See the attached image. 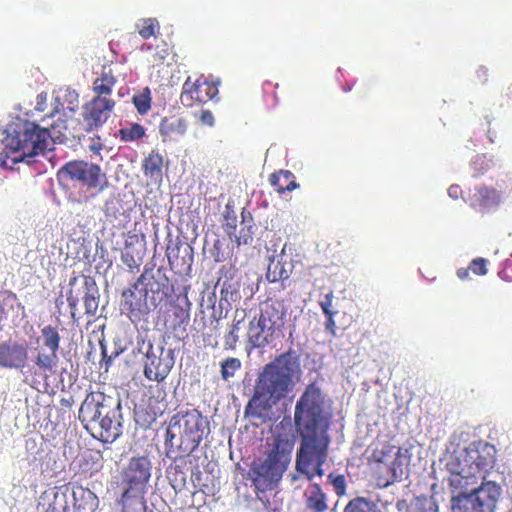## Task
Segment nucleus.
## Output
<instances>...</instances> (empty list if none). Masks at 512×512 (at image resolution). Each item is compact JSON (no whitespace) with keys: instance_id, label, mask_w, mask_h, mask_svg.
Returning <instances> with one entry per match:
<instances>
[{"instance_id":"obj_1","label":"nucleus","mask_w":512,"mask_h":512,"mask_svg":"<svg viewBox=\"0 0 512 512\" xmlns=\"http://www.w3.org/2000/svg\"><path fill=\"white\" fill-rule=\"evenodd\" d=\"M294 424L302 438L296 455L297 471L310 481L315 475L322 477L331 440L324 417V397L315 383L309 384L296 402Z\"/></svg>"},{"instance_id":"obj_2","label":"nucleus","mask_w":512,"mask_h":512,"mask_svg":"<svg viewBox=\"0 0 512 512\" xmlns=\"http://www.w3.org/2000/svg\"><path fill=\"white\" fill-rule=\"evenodd\" d=\"M299 370V357L291 349L267 363L256 379L245 414L256 419L267 417L272 408L292 391Z\"/></svg>"},{"instance_id":"obj_3","label":"nucleus","mask_w":512,"mask_h":512,"mask_svg":"<svg viewBox=\"0 0 512 512\" xmlns=\"http://www.w3.org/2000/svg\"><path fill=\"white\" fill-rule=\"evenodd\" d=\"M496 457L495 446L484 440L455 449L446 462L448 487L469 489L477 485L480 479L487 481L486 476L494 468Z\"/></svg>"},{"instance_id":"obj_4","label":"nucleus","mask_w":512,"mask_h":512,"mask_svg":"<svg viewBox=\"0 0 512 512\" xmlns=\"http://www.w3.org/2000/svg\"><path fill=\"white\" fill-rule=\"evenodd\" d=\"M51 139L50 130L35 122L16 119L5 129L1 141L0 167L13 169V166L26 158L44 153Z\"/></svg>"},{"instance_id":"obj_5","label":"nucleus","mask_w":512,"mask_h":512,"mask_svg":"<svg viewBox=\"0 0 512 512\" xmlns=\"http://www.w3.org/2000/svg\"><path fill=\"white\" fill-rule=\"evenodd\" d=\"M120 401L103 392H90L79 409L82 423L98 426V438L104 443H111L122 433L120 423Z\"/></svg>"},{"instance_id":"obj_6","label":"nucleus","mask_w":512,"mask_h":512,"mask_svg":"<svg viewBox=\"0 0 512 512\" xmlns=\"http://www.w3.org/2000/svg\"><path fill=\"white\" fill-rule=\"evenodd\" d=\"M292 450L293 442L278 435L265 460L253 462L248 476L258 491L266 492L277 485L291 460Z\"/></svg>"},{"instance_id":"obj_7","label":"nucleus","mask_w":512,"mask_h":512,"mask_svg":"<svg viewBox=\"0 0 512 512\" xmlns=\"http://www.w3.org/2000/svg\"><path fill=\"white\" fill-rule=\"evenodd\" d=\"M208 422L197 409L179 411L170 419L165 441L170 448L176 447L180 453L189 455L201 443Z\"/></svg>"},{"instance_id":"obj_8","label":"nucleus","mask_w":512,"mask_h":512,"mask_svg":"<svg viewBox=\"0 0 512 512\" xmlns=\"http://www.w3.org/2000/svg\"><path fill=\"white\" fill-rule=\"evenodd\" d=\"M448 488L452 494V512H494L502 492L495 481H482L469 489Z\"/></svg>"},{"instance_id":"obj_9","label":"nucleus","mask_w":512,"mask_h":512,"mask_svg":"<svg viewBox=\"0 0 512 512\" xmlns=\"http://www.w3.org/2000/svg\"><path fill=\"white\" fill-rule=\"evenodd\" d=\"M410 454L408 449L392 445L388 442L379 444L372 452L369 459L375 472L379 474V480L384 486L393 483L404 474V467L409 464Z\"/></svg>"},{"instance_id":"obj_10","label":"nucleus","mask_w":512,"mask_h":512,"mask_svg":"<svg viewBox=\"0 0 512 512\" xmlns=\"http://www.w3.org/2000/svg\"><path fill=\"white\" fill-rule=\"evenodd\" d=\"M59 180L73 182L87 191L101 192L107 186V180L101 167L84 160H73L63 165L57 172Z\"/></svg>"},{"instance_id":"obj_11","label":"nucleus","mask_w":512,"mask_h":512,"mask_svg":"<svg viewBox=\"0 0 512 512\" xmlns=\"http://www.w3.org/2000/svg\"><path fill=\"white\" fill-rule=\"evenodd\" d=\"M152 464L147 456L132 457L121 471L122 484L125 489L119 499L123 507L126 502L142 495L151 477Z\"/></svg>"},{"instance_id":"obj_12","label":"nucleus","mask_w":512,"mask_h":512,"mask_svg":"<svg viewBox=\"0 0 512 512\" xmlns=\"http://www.w3.org/2000/svg\"><path fill=\"white\" fill-rule=\"evenodd\" d=\"M148 279V269L137 278L131 288L122 292V307L129 319L137 324L145 320L151 309L147 301V289L140 288V284Z\"/></svg>"},{"instance_id":"obj_13","label":"nucleus","mask_w":512,"mask_h":512,"mask_svg":"<svg viewBox=\"0 0 512 512\" xmlns=\"http://www.w3.org/2000/svg\"><path fill=\"white\" fill-rule=\"evenodd\" d=\"M80 280L82 281V287L84 289L83 301L85 313L89 316H95L99 307L100 294L95 279L89 275L73 276L69 280L67 302L71 314L74 316V311L77 309L79 303L80 290H76L75 286Z\"/></svg>"},{"instance_id":"obj_14","label":"nucleus","mask_w":512,"mask_h":512,"mask_svg":"<svg viewBox=\"0 0 512 512\" xmlns=\"http://www.w3.org/2000/svg\"><path fill=\"white\" fill-rule=\"evenodd\" d=\"M219 81H213L201 75L194 81L190 77L184 82L180 101L183 106L192 108L214 100L218 95Z\"/></svg>"},{"instance_id":"obj_15","label":"nucleus","mask_w":512,"mask_h":512,"mask_svg":"<svg viewBox=\"0 0 512 512\" xmlns=\"http://www.w3.org/2000/svg\"><path fill=\"white\" fill-rule=\"evenodd\" d=\"M174 363L172 349L149 344L144 360V375L148 380L161 382L168 376Z\"/></svg>"},{"instance_id":"obj_16","label":"nucleus","mask_w":512,"mask_h":512,"mask_svg":"<svg viewBox=\"0 0 512 512\" xmlns=\"http://www.w3.org/2000/svg\"><path fill=\"white\" fill-rule=\"evenodd\" d=\"M116 102L113 99L92 98L83 106L82 117L85 131L93 132L101 128L111 117Z\"/></svg>"},{"instance_id":"obj_17","label":"nucleus","mask_w":512,"mask_h":512,"mask_svg":"<svg viewBox=\"0 0 512 512\" xmlns=\"http://www.w3.org/2000/svg\"><path fill=\"white\" fill-rule=\"evenodd\" d=\"M281 335L265 321L255 316L248 326L247 339L253 348H264Z\"/></svg>"},{"instance_id":"obj_18","label":"nucleus","mask_w":512,"mask_h":512,"mask_svg":"<svg viewBox=\"0 0 512 512\" xmlns=\"http://www.w3.org/2000/svg\"><path fill=\"white\" fill-rule=\"evenodd\" d=\"M28 359L25 346L17 342H4L0 345V366L4 368L21 369Z\"/></svg>"},{"instance_id":"obj_19","label":"nucleus","mask_w":512,"mask_h":512,"mask_svg":"<svg viewBox=\"0 0 512 512\" xmlns=\"http://www.w3.org/2000/svg\"><path fill=\"white\" fill-rule=\"evenodd\" d=\"M286 310L282 301L266 300L258 317L282 334L285 325Z\"/></svg>"},{"instance_id":"obj_20","label":"nucleus","mask_w":512,"mask_h":512,"mask_svg":"<svg viewBox=\"0 0 512 512\" xmlns=\"http://www.w3.org/2000/svg\"><path fill=\"white\" fill-rule=\"evenodd\" d=\"M222 228L229 238H234V241L237 244V246H240L242 244H248L252 240L253 232L251 230L252 225L250 224L246 226L247 232H245V227H243L241 229V234L239 236L236 235L237 215L233 207H231L229 204H227L225 207Z\"/></svg>"},{"instance_id":"obj_21","label":"nucleus","mask_w":512,"mask_h":512,"mask_svg":"<svg viewBox=\"0 0 512 512\" xmlns=\"http://www.w3.org/2000/svg\"><path fill=\"white\" fill-rule=\"evenodd\" d=\"M187 129V120L178 114L164 117L159 125V133L164 142L178 140L186 134Z\"/></svg>"},{"instance_id":"obj_22","label":"nucleus","mask_w":512,"mask_h":512,"mask_svg":"<svg viewBox=\"0 0 512 512\" xmlns=\"http://www.w3.org/2000/svg\"><path fill=\"white\" fill-rule=\"evenodd\" d=\"M191 302L189 301L187 292L176 295L169 302L168 312L171 313L170 327L176 329L182 325L188 324L190 320Z\"/></svg>"},{"instance_id":"obj_23","label":"nucleus","mask_w":512,"mask_h":512,"mask_svg":"<svg viewBox=\"0 0 512 512\" xmlns=\"http://www.w3.org/2000/svg\"><path fill=\"white\" fill-rule=\"evenodd\" d=\"M116 83L117 77L112 69L104 66L92 82L93 98L112 99L110 96Z\"/></svg>"},{"instance_id":"obj_24","label":"nucleus","mask_w":512,"mask_h":512,"mask_svg":"<svg viewBox=\"0 0 512 512\" xmlns=\"http://www.w3.org/2000/svg\"><path fill=\"white\" fill-rule=\"evenodd\" d=\"M140 286H144L143 289H147V293L167 297L170 291V280L163 267H159L155 273H152V269H148V279Z\"/></svg>"},{"instance_id":"obj_25","label":"nucleus","mask_w":512,"mask_h":512,"mask_svg":"<svg viewBox=\"0 0 512 512\" xmlns=\"http://www.w3.org/2000/svg\"><path fill=\"white\" fill-rule=\"evenodd\" d=\"M34 363L41 373H53L58 366V352L50 350L47 347L39 345V349L34 357Z\"/></svg>"},{"instance_id":"obj_26","label":"nucleus","mask_w":512,"mask_h":512,"mask_svg":"<svg viewBox=\"0 0 512 512\" xmlns=\"http://www.w3.org/2000/svg\"><path fill=\"white\" fill-rule=\"evenodd\" d=\"M305 504L311 512H325L328 509L326 495L319 484L310 485L304 493Z\"/></svg>"},{"instance_id":"obj_27","label":"nucleus","mask_w":512,"mask_h":512,"mask_svg":"<svg viewBox=\"0 0 512 512\" xmlns=\"http://www.w3.org/2000/svg\"><path fill=\"white\" fill-rule=\"evenodd\" d=\"M246 312L245 310L237 309L234 313V317L230 326L229 331L224 335V348L225 350L233 351L237 347L239 342V333L245 322Z\"/></svg>"},{"instance_id":"obj_28","label":"nucleus","mask_w":512,"mask_h":512,"mask_svg":"<svg viewBox=\"0 0 512 512\" xmlns=\"http://www.w3.org/2000/svg\"><path fill=\"white\" fill-rule=\"evenodd\" d=\"M163 156L157 151L152 150L142 163V170L146 177L152 180L162 178Z\"/></svg>"},{"instance_id":"obj_29","label":"nucleus","mask_w":512,"mask_h":512,"mask_svg":"<svg viewBox=\"0 0 512 512\" xmlns=\"http://www.w3.org/2000/svg\"><path fill=\"white\" fill-rule=\"evenodd\" d=\"M269 182L279 194L290 192L298 187L293 173L288 170L272 173L269 177Z\"/></svg>"},{"instance_id":"obj_30","label":"nucleus","mask_w":512,"mask_h":512,"mask_svg":"<svg viewBox=\"0 0 512 512\" xmlns=\"http://www.w3.org/2000/svg\"><path fill=\"white\" fill-rule=\"evenodd\" d=\"M60 342L61 336L58 326L46 325L41 328L40 336L37 339L38 345L58 352L60 349Z\"/></svg>"},{"instance_id":"obj_31","label":"nucleus","mask_w":512,"mask_h":512,"mask_svg":"<svg viewBox=\"0 0 512 512\" xmlns=\"http://www.w3.org/2000/svg\"><path fill=\"white\" fill-rule=\"evenodd\" d=\"M292 268L286 262H282V260H272L268 266L266 277L269 282H279L282 283L290 277ZM284 287V285L282 284Z\"/></svg>"},{"instance_id":"obj_32","label":"nucleus","mask_w":512,"mask_h":512,"mask_svg":"<svg viewBox=\"0 0 512 512\" xmlns=\"http://www.w3.org/2000/svg\"><path fill=\"white\" fill-rule=\"evenodd\" d=\"M474 198L481 207L497 205L501 199L500 194L496 189L484 185L476 189Z\"/></svg>"},{"instance_id":"obj_33","label":"nucleus","mask_w":512,"mask_h":512,"mask_svg":"<svg viewBox=\"0 0 512 512\" xmlns=\"http://www.w3.org/2000/svg\"><path fill=\"white\" fill-rule=\"evenodd\" d=\"M344 512H382L378 505L365 497H356L348 502Z\"/></svg>"},{"instance_id":"obj_34","label":"nucleus","mask_w":512,"mask_h":512,"mask_svg":"<svg viewBox=\"0 0 512 512\" xmlns=\"http://www.w3.org/2000/svg\"><path fill=\"white\" fill-rule=\"evenodd\" d=\"M132 103L134 104L137 112L141 115H145L151 109L152 97L151 91L148 87L142 89L141 92L136 93L132 97Z\"/></svg>"},{"instance_id":"obj_35","label":"nucleus","mask_w":512,"mask_h":512,"mask_svg":"<svg viewBox=\"0 0 512 512\" xmlns=\"http://www.w3.org/2000/svg\"><path fill=\"white\" fill-rule=\"evenodd\" d=\"M118 136L123 142H132L142 139L145 136V128L139 123H133L128 127L121 128Z\"/></svg>"},{"instance_id":"obj_36","label":"nucleus","mask_w":512,"mask_h":512,"mask_svg":"<svg viewBox=\"0 0 512 512\" xmlns=\"http://www.w3.org/2000/svg\"><path fill=\"white\" fill-rule=\"evenodd\" d=\"M241 361L238 358L229 357L220 363V373L223 380L233 377L241 368Z\"/></svg>"},{"instance_id":"obj_37","label":"nucleus","mask_w":512,"mask_h":512,"mask_svg":"<svg viewBox=\"0 0 512 512\" xmlns=\"http://www.w3.org/2000/svg\"><path fill=\"white\" fill-rule=\"evenodd\" d=\"M487 264H488L487 259H485L483 257H478V258L473 259L469 263L468 267H469L470 271H472L475 275L484 276L488 272Z\"/></svg>"},{"instance_id":"obj_38","label":"nucleus","mask_w":512,"mask_h":512,"mask_svg":"<svg viewBox=\"0 0 512 512\" xmlns=\"http://www.w3.org/2000/svg\"><path fill=\"white\" fill-rule=\"evenodd\" d=\"M138 32H156L160 29L159 22L156 18L141 19L136 25Z\"/></svg>"},{"instance_id":"obj_39","label":"nucleus","mask_w":512,"mask_h":512,"mask_svg":"<svg viewBox=\"0 0 512 512\" xmlns=\"http://www.w3.org/2000/svg\"><path fill=\"white\" fill-rule=\"evenodd\" d=\"M328 479L330 480L331 484L333 485L334 490L338 496L345 494L346 479L343 475L334 476L333 474H329Z\"/></svg>"},{"instance_id":"obj_40","label":"nucleus","mask_w":512,"mask_h":512,"mask_svg":"<svg viewBox=\"0 0 512 512\" xmlns=\"http://www.w3.org/2000/svg\"><path fill=\"white\" fill-rule=\"evenodd\" d=\"M88 148L90 152L102 159L101 152L104 149V144L102 143L101 137L99 135H94L91 137Z\"/></svg>"},{"instance_id":"obj_41","label":"nucleus","mask_w":512,"mask_h":512,"mask_svg":"<svg viewBox=\"0 0 512 512\" xmlns=\"http://www.w3.org/2000/svg\"><path fill=\"white\" fill-rule=\"evenodd\" d=\"M333 302V292H329L325 295L324 299L320 302L321 309L324 314L334 313L331 310Z\"/></svg>"},{"instance_id":"obj_42","label":"nucleus","mask_w":512,"mask_h":512,"mask_svg":"<svg viewBox=\"0 0 512 512\" xmlns=\"http://www.w3.org/2000/svg\"><path fill=\"white\" fill-rule=\"evenodd\" d=\"M198 119L202 125H206V126L214 125V116L210 110H202L199 114Z\"/></svg>"},{"instance_id":"obj_43","label":"nucleus","mask_w":512,"mask_h":512,"mask_svg":"<svg viewBox=\"0 0 512 512\" xmlns=\"http://www.w3.org/2000/svg\"><path fill=\"white\" fill-rule=\"evenodd\" d=\"M48 100V94L46 92H41L36 97V107L37 111L43 112L46 109Z\"/></svg>"},{"instance_id":"obj_44","label":"nucleus","mask_w":512,"mask_h":512,"mask_svg":"<svg viewBox=\"0 0 512 512\" xmlns=\"http://www.w3.org/2000/svg\"><path fill=\"white\" fill-rule=\"evenodd\" d=\"M503 278L507 280L512 279V254L508 259L505 260L503 269L501 271Z\"/></svg>"},{"instance_id":"obj_45","label":"nucleus","mask_w":512,"mask_h":512,"mask_svg":"<svg viewBox=\"0 0 512 512\" xmlns=\"http://www.w3.org/2000/svg\"><path fill=\"white\" fill-rule=\"evenodd\" d=\"M327 318L326 322H325V328L326 330H328L329 332H331L332 335H335V332H336V323L334 321V315L335 313H330V314H324Z\"/></svg>"},{"instance_id":"obj_46","label":"nucleus","mask_w":512,"mask_h":512,"mask_svg":"<svg viewBox=\"0 0 512 512\" xmlns=\"http://www.w3.org/2000/svg\"><path fill=\"white\" fill-rule=\"evenodd\" d=\"M63 103L61 102L60 98L59 97H55L54 98V103H53V109L52 111L48 114L49 117H53L55 114H58L60 113L61 111H63Z\"/></svg>"},{"instance_id":"obj_47","label":"nucleus","mask_w":512,"mask_h":512,"mask_svg":"<svg viewBox=\"0 0 512 512\" xmlns=\"http://www.w3.org/2000/svg\"><path fill=\"white\" fill-rule=\"evenodd\" d=\"M469 273H470V269H469V267H467V268H463V267H462V268H459V269L457 270V276H458V278H459V279H461V280H466V279H468V277H469Z\"/></svg>"},{"instance_id":"obj_48","label":"nucleus","mask_w":512,"mask_h":512,"mask_svg":"<svg viewBox=\"0 0 512 512\" xmlns=\"http://www.w3.org/2000/svg\"><path fill=\"white\" fill-rule=\"evenodd\" d=\"M413 512H437V508L430 504L428 507L421 505L414 509Z\"/></svg>"},{"instance_id":"obj_49","label":"nucleus","mask_w":512,"mask_h":512,"mask_svg":"<svg viewBox=\"0 0 512 512\" xmlns=\"http://www.w3.org/2000/svg\"><path fill=\"white\" fill-rule=\"evenodd\" d=\"M122 259H123V262L125 264H127L130 268L133 267V265L135 264V261H134L133 257L129 256L128 254H124L122 256Z\"/></svg>"},{"instance_id":"obj_50","label":"nucleus","mask_w":512,"mask_h":512,"mask_svg":"<svg viewBox=\"0 0 512 512\" xmlns=\"http://www.w3.org/2000/svg\"><path fill=\"white\" fill-rule=\"evenodd\" d=\"M457 190H458V186H451V187L449 188V190H448L449 195H450V196H453V197H457V196H456Z\"/></svg>"},{"instance_id":"obj_51","label":"nucleus","mask_w":512,"mask_h":512,"mask_svg":"<svg viewBox=\"0 0 512 512\" xmlns=\"http://www.w3.org/2000/svg\"><path fill=\"white\" fill-rule=\"evenodd\" d=\"M167 258L170 266L173 267L175 265V260L173 259L171 252L169 251H167Z\"/></svg>"},{"instance_id":"obj_52","label":"nucleus","mask_w":512,"mask_h":512,"mask_svg":"<svg viewBox=\"0 0 512 512\" xmlns=\"http://www.w3.org/2000/svg\"><path fill=\"white\" fill-rule=\"evenodd\" d=\"M143 36L144 39H149V38H153L155 41L157 40V34H152V33H149V34H141Z\"/></svg>"},{"instance_id":"obj_53","label":"nucleus","mask_w":512,"mask_h":512,"mask_svg":"<svg viewBox=\"0 0 512 512\" xmlns=\"http://www.w3.org/2000/svg\"><path fill=\"white\" fill-rule=\"evenodd\" d=\"M246 215L244 212H242V224H245L246 223Z\"/></svg>"},{"instance_id":"obj_54","label":"nucleus","mask_w":512,"mask_h":512,"mask_svg":"<svg viewBox=\"0 0 512 512\" xmlns=\"http://www.w3.org/2000/svg\"><path fill=\"white\" fill-rule=\"evenodd\" d=\"M249 221L252 222V216L248 213Z\"/></svg>"}]
</instances>
